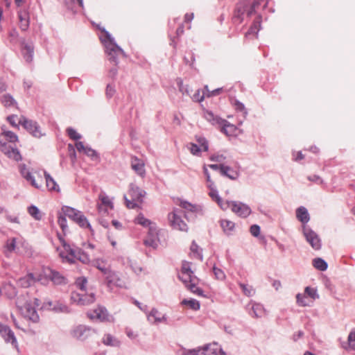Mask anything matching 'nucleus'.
I'll use <instances>...</instances> for the list:
<instances>
[{
    "mask_svg": "<svg viewBox=\"0 0 355 355\" xmlns=\"http://www.w3.org/2000/svg\"><path fill=\"white\" fill-rule=\"evenodd\" d=\"M228 209L241 218H246L251 214V209L249 206L237 201H227Z\"/></svg>",
    "mask_w": 355,
    "mask_h": 355,
    "instance_id": "9b49d317",
    "label": "nucleus"
},
{
    "mask_svg": "<svg viewBox=\"0 0 355 355\" xmlns=\"http://www.w3.org/2000/svg\"><path fill=\"white\" fill-rule=\"evenodd\" d=\"M42 275H44L45 277L49 279L55 285L67 284V279L60 272L53 269H44Z\"/></svg>",
    "mask_w": 355,
    "mask_h": 355,
    "instance_id": "dca6fc26",
    "label": "nucleus"
},
{
    "mask_svg": "<svg viewBox=\"0 0 355 355\" xmlns=\"http://www.w3.org/2000/svg\"><path fill=\"white\" fill-rule=\"evenodd\" d=\"M305 293L313 300L315 299L317 297L316 290L313 288L306 287L305 288Z\"/></svg>",
    "mask_w": 355,
    "mask_h": 355,
    "instance_id": "052dcab7",
    "label": "nucleus"
},
{
    "mask_svg": "<svg viewBox=\"0 0 355 355\" xmlns=\"http://www.w3.org/2000/svg\"><path fill=\"white\" fill-rule=\"evenodd\" d=\"M0 334L7 343H10L15 348H17V343L12 331L8 327L0 322Z\"/></svg>",
    "mask_w": 355,
    "mask_h": 355,
    "instance_id": "aec40b11",
    "label": "nucleus"
},
{
    "mask_svg": "<svg viewBox=\"0 0 355 355\" xmlns=\"http://www.w3.org/2000/svg\"><path fill=\"white\" fill-rule=\"evenodd\" d=\"M34 48L31 44H26L21 50V53L26 62H31L33 58Z\"/></svg>",
    "mask_w": 355,
    "mask_h": 355,
    "instance_id": "f704fd0d",
    "label": "nucleus"
},
{
    "mask_svg": "<svg viewBox=\"0 0 355 355\" xmlns=\"http://www.w3.org/2000/svg\"><path fill=\"white\" fill-rule=\"evenodd\" d=\"M214 272L216 277L217 279H223L224 277H225V274L224 272L220 270V269H218V268H214Z\"/></svg>",
    "mask_w": 355,
    "mask_h": 355,
    "instance_id": "338daca9",
    "label": "nucleus"
},
{
    "mask_svg": "<svg viewBox=\"0 0 355 355\" xmlns=\"http://www.w3.org/2000/svg\"><path fill=\"white\" fill-rule=\"evenodd\" d=\"M87 316L91 320H96L99 322H109L112 319L106 309L102 306H98L88 312Z\"/></svg>",
    "mask_w": 355,
    "mask_h": 355,
    "instance_id": "2eb2a0df",
    "label": "nucleus"
},
{
    "mask_svg": "<svg viewBox=\"0 0 355 355\" xmlns=\"http://www.w3.org/2000/svg\"><path fill=\"white\" fill-rule=\"evenodd\" d=\"M104 277L109 284H113L119 287L125 286V281L120 277V275L117 272L112 271L110 269L106 272Z\"/></svg>",
    "mask_w": 355,
    "mask_h": 355,
    "instance_id": "5701e85b",
    "label": "nucleus"
},
{
    "mask_svg": "<svg viewBox=\"0 0 355 355\" xmlns=\"http://www.w3.org/2000/svg\"><path fill=\"white\" fill-rule=\"evenodd\" d=\"M66 217L67 216H65L62 212L59 214L58 217V223L60 228L62 229L64 234L65 233L68 228Z\"/></svg>",
    "mask_w": 355,
    "mask_h": 355,
    "instance_id": "de8ad7c7",
    "label": "nucleus"
},
{
    "mask_svg": "<svg viewBox=\"0 0 355 355\" xmlns=\"http://www.w3.org/2000/svg\"><path fill=\"white\" fill-rule=\"evenodd\" d=\"M270 0H254L250 5L248 0H241L234 10V18L237 19L239 23L243 21V16L245 13L248 16L255 13L259 8H265L267 7Z\"/></svg>",
    "mask_w": 355,
    "mask_h": 355,
    "instance_id": "20e7f679",
    "label": "nucleus"
},
{
    "mask_svg": "<svg viewBox=\"0 0 355 355\" xmlns=\"http://www.w3.org/2000/svg\"><path fill=\"white\" fill-rule=\"evenodd\" d=\"M75 146L78 152L86 155L87 156L89 157L92 160L97 161L99 159V157L96 151L88 146H85L83 142H76Z\"/></svg>",
    "mask_w": 355,
    "mask_h": 355,
    "instance_id": "b1692460",
    "label": "nucleus"
},
{
    "mask_svg": "<svg viewBox=\"0 0 355 355\" xmlns=\"http://www.w3.org/2000/svg\"><path fill=\"white\" fill-rule=\"evenodd\" d=\"M1 103L6 107H15L17 104L12 97L10 95H3L1 98Z\"/></svg>",
    "mask_w": 355,
    "mask_h": 355,
    "instance_id": "49530a36",
    "label": "nucleus"
},
{
    "mask_svg": "<svg viewBox=\"0 0 355 355\" xmlns=\"http://www.w3.org/2000/svg\"><path fill=\"white\" fill-rule=\"evenodd\" d=\"M235 109L238 111L243 112L244 114H246V111L245 109V106L243 103L238 101H235L234 102Z\"/></svg>",
    "mask_w": 355,
    "mask_h": 355,
    "instance_id": "69168bd1",
    "label": "nucleus"
},
{
    "mask_svg": "<svg viewBox=\"0 0 355 355\" xmlns=\"http://www.w3.org/2000/svg\"><path fill=\"white\" fill-rule=\"evenodd\" d=\"M87 283V281L85 277H79L76 281V286L78 287L82 292L85 291Z\"/></svg>",
    "mask_w": 355,
    "mask_h": 355,
    "instance_id": "13d9d810",
    "label": "nucleus"
},
{
    "mask_svg": "<svg viewBox=\"0 0 355 355\" xmlns=\"http://www.w3.org/2000/svg\"><path fill=\"white\" fill-rule=\"evenodd\" d=\"M18 141L17 136L11 131H3L0 134V150L8 157L15 161L21 159V155L15 147V143Z\"/></svg>",
    "mask_w": 355,
    "mask_h": 355,
    "instance_id": "7ed1b4c3",
    "label": "nucleus"
},
{
    "mask_svg": "<svg viewBox=\"0 0 355 355\" xmlns=\"http://www.w3.org/2000/svg\"><path fill=\"white\" fill-rule=\"evenodd\" d=\"M21 173L22 176L34 187L39 189L42 187L44 178L42 173L39 171L30 172L24 166L21 167Z\"/></svg>",
    "mask_w": 355,
    "mask_h": 355,
    "instance_id": "1a4fd4ad",
    "label": "nucleus"
},
{
    "mask_svg": "<svg viewBox=\"0 0 355 355\" xmlns=\"http://www.w3.org/2000/svg\"><path fill=\"white\" fill-rule=\"evenodd\" d=\"M261 17L258 15L254 21H253L252 25L250 26L249 31L245 33V36H249L250 35H253L254 36H257L259 31L261 28Z\"/></svg>",
    "mask_w": 355,
    "mask_h": 355,
    "instance_id": "473e14b6",
    "label": "nucleus"
},
{
    "mask_svg": "<svg viewBox=\"0 0 355 355\" xmlns=\"http://www.w3.org/2000/svg\"><path fill=\"white\" fill-rule=\"evenodd\" d=\"M22 116L18 117L17 115H11L7 117V120L10 123V125L13 127H18L20 123H18L19 119H22Z\"/></svg>",
    "mask_w": 355,
    "mask_h": 355,
    "instance_id": "4d7b16f0",
    "label": "nucleus"
},
{
    "mask_svg": "<svg viewBox=\"0 0 355 355\" xmlns=\"http://www.w3.org/2000/svg\"><path fill=\"white\" fill-rule=\"evenodd\" d=\"M223 91V87L216 88L214 90H209L207 85H205L203 90L198 89L191 97L195 102H202L205 97L218 96Z\"/></svg>",
    "mask_w": 355,
    "mask_h": 355,
    "instance_id": "f8f14e48",
    "label": "nucleus"
},
{
    "mask_svg": "<svg viewBox=\"0 0 355 355\" xmlns=\"http://www.w3.org/2000/svg\"><path fill=\"white\" fill-rule=\"evenodd\" d=\"M254 318H260L264 315L265 309L263 305L260 304H254L252 306V313H250Z\"/></svg>",
    "mask_w": 355,
    "mask_h": 355,
    "instance_id": "4c0bfd02",
    "label": "nucleus"
},
{
    "mask_svg": "<svg viewBox=\"0 0 355 355\" xmlns=\"http://www.w3.org/2000/svg\"><path fill=\"white\" fill-rule=\"evenodd\" d=\"M196 139L203 152H207L209 150L208 141L205 137L201 136H196Z\"/></svg>",
    "mask_w": 355,
    "mask_h": 355,
    "instance_id": "8fccbe9b",
    "label": "nucleus"
},
{
    "mask_svg": "<svg viewBox=\"0 0 355 355\" xmlns=\"http://www.w3.org/2000/svg\"><path fill=\"white\" fill-rule=\"evenodd\" d=\"M145 192L136 185L131 184L128 195L124 196L125 205L128 209L139 207L142 204Z\"/></svg>",
    "mask_w": 355,
    "mask_h": 355,
    "instance_id": "423d86ee",
    "label": "nucleus"
},
{
    "mask_svg": "<svg viewBox=\"0 0 355 355\" xmlns=\"http://www.w3.org/2000/svg\"><path fill=\"white\" fill-rule=\"evenodd\" d=\"M71 336L78 340H85L96 334L94 329L84 325H78L73 328L71 332Z\"/></svg>",
    "mask_w": 355,
    "mask_h": 355,
    "instance_id": "ddd939ff",
    "label": "nucleus"
},
{
    "mask_svg": "<svg viewBox=\"0 0 355 355\" xmlns=\"http://www.w3.org/2000/svg\"><path fill=\"white\" fill-rule=\"evenodd\" d=\"M71 299L73 302H76L80 305H87L94 302V295L92 293L85 295L83 293H78L73 292L71 293Z\"/></svg>",
    "mask_w": 355,
    "mask_h": 355,
    "instance_id": "412c9836",
    "label": "nucleus"
},
{
    "mask_svg": "<svg viewBox=\"0 0 355 355\" xmlns=\"http://www.w3.org/2000/svg\"><path fill=\"white\" fill-rule=\"evenodd\" d=\"M303 233L306 241L314 250H318L321 248V240L315 232L311 229L304 227Z\"/></svg>",
    "mask_w": 355,
    "mask_h": 355,
    "instance_id": "f3484780",
    "label": "nucleus"
},
{
    "mask_svg": "<svg viewBox=\"0 0 355 355\" xmlns=\"http://www.w3.org/2000/svg\"><path fill=\"white\" fill-rule=\"evenodd\" d=\"M18 123H21L23 127L26 129L29 132H31L35 137H40L41 135L39 127L37 123L31 120H28L26 119L24 116L22 117V119L18 120Z\"/></svg>",
    "mask_w": 355,
    "mask_h": 355,
    "instance_id": "4be33fe9",
    "label": "nucleus"
},
{
    "mask_svg": "<svg viewBox=\"0 0 355 355\" xmlns=\"http://www.w3.org/2000/svg\"><path fill=\"white\" fill-rule=\"evenodd\" d=\"M194 17V14L193 12L187 13L184 15V21L185 23H190Z\"/></svg>",
    "mask_w": 355,
    "mask_h": 355,
    "instance_id": "774afa93",
    "label": "nucleus"
},
{
    "mask_svg": "<svg viewBox=\"0 0 355 355\" xmlns=\"http://www.w3.org/2000/svg\"><path fill=\"white\" fill-rule=\"evenodd\" d=\"M58 237L61 244V246L57 248V251L59 256L62 259L63 261L73 263L76 260H79L83 263H88L90 260L89 254L79 249H73L68 245L64 239L60 234H58Z\"/></svg>",
    "mask_w": 355,
    "mask_h": 355,
    "instance_id": "f257e3e1",
    "label": "nucleus"
},
{
    "mask_svg": "<svg viewBox=\"0 0 355 355\" xmlns=\"http://www.w3.org/2000/svg\"><path fill=\"white\" fill-rule=\"evenodd\" d=\"M204 174L206 177L207 180V186L209 189V195L212 198L213 200H215L217 204L220 206V207L226 210L228 209V203L227 201H223L220 196L218 195L217 190L216 189V187L214 186V182L211 180L210 174L207 170L206 166L203 167Z\"/></svg>",
    "mask_w": 355,
    "mask_h": 355,
    "instance_id": "0eeeda50",
    "label": "nucleus"
},
{
    "mask_svg": "<svg viewBox=\"0 0 355 355\" xmlns=\"http://www.w3.org/2000/svg\"><path fill=\"white\" fill-rule=\"evenodd\" d=\"M313 266L321 271H324L327 268V263L321 258H315L313 260Z\"/></svg>",
    "mask_w": 355,
    "mask_h": 355,
    "instance_id": "a19ab883",
    "label": "nucleus"
},
{
    "mask_svg": "<svg viewBox=\"0 0 355 355\" xmlns=\"http://www.w3.org/2000/svg\"><path fill=\"white\" fill-rule=\"evenodd\" d=\"M221 349L216 345H208L200 349L188 350L184 352V355H219Z\"/></svg>",
    "mask_w": 355,
    "mask_h": 355,
    "instance_id": "4468645a",
    "label": "nucleus"
},
{
    "mask_svg": "<svg viewBox=\"0 0 355 355\" xmlns=\"http://www.w3.org/2000/svg\"><path fill=\"white\" fill-rule=\"evenodd\" d=\"M102 342L104 345L111 347H119L120 345V341L110 334L104 335Z\"/></svg>",
    "mask_w": 355,
    "mask_h": 355,
    "instance_id": "c9c22d12",
    "label": "nucleus"
},
{
    "mask_svg": "<svg viewBox=\"0 0 355 355\" xmlns=\"http://www.w3.org/2000/svg\"><path fill=\"white\" fill-rule=\"evenodd\" d=\"M42 280V275H35L33 273H28L26 276L19 278L17 284L22 288H28L33 285L36 282Z\"/></svg>",
    "mask_w": 355,
    "mask_h": 355,
    "instance_id": "6ab92c4d",
    "label": "nucleus"
},
{
    "mask_svg": "<svg viewBox=\"0 0 355 355\" xmlns=\"http://www.w3.org/2000/svg\"><path fill=\"white\" fill-rule=\"evenodd\" d=\"M3 290L9 298H12L17 295V290L15 287L10 283L5 284Z\"/></svg>",
    "mask_w": 355,
    "mask_h": 355,
    "instance_id": "37998d69",
    "label": "nucleus"
},
{
    "mask_svg": "<svg viewBox=\"0 0 355 355\" xmlns=\"http://www.w3.org/2000/svg\"><path fill=\"white\" fill-rule=\"evenodd\" d=\"M67 132L68 136L73 140H78L81 138L80 135L71 128H67Z\"/></svg>",
    "mask_w": 355,
    "mask_h": 355,
    "instance_id": "6e6d98bb",
    "label": "nucleus"
},
{
    "mask_svg": "<svg viewBox=\"0 0 355 355\" xmlns=\"http://www.w3.org/2000/svg\"><path fill=\"white\" fill-rule=\"evenodd\" d=\"M135 223L144 227L149 226L150 227V226H155V224H153L148 219L146 218L141 214H139L135 218Z\"/></svg>",
    "mask_w": 355,
    "mask_h": 355,
    "instance_id": "c03bdc74",
    "label": "nucleus"
},
{
    "mask_svg": "<svg viewBox=\"0 0 355 355\" xmlns=\"http://www.w3.org/2000/svg\"><path fill=\"white\" fill-rule=\"evenodd\" d=\"M190 250H191V256H192L193 257L196 258L200 261L202 259V255L201 254V250L195 242L192 243Z\"/></svg>",
    "mask_w": 355,
    "mask_h": 355,
    "instance_id": "79ce46f5",
    "label": "nucleus"
},
{
    "mask_svg": "<svg viewBox=\"0 0 355 355\" xmlns=\"http://www.w3.org/2000/svg\"><path fill=\"white\" fill-rule=\"evenodd\" d=\"M16 239L15 238L8 239L5 244V254L9 257L10 254L15 250Z\"/></svg>",
    "mask_w": 355,
    "mask_h": 355,
    "instance_id": "58836bf2",
    "label": "nucleus"
},
{
    "mask_svg": "<svg viewBox=\"0 0 355 355\" xmlns=\"http://www.w3.org/2000/svg\"><path fill=\"white\" fill-rule=\"evenodd\" d=\"M18 18L19 20V27L21 31H26L29 26L28 13L25 10L19 11L18 12Z\"/></svg>",
    "mask_w": 355,
    "mask_h": 355,
    "instance_id": "c756f323",
    "label": "nucleus"
},
{
    "mask_svg": "<svg viewBox=\"0 0 355 355\" xmlns=\"http://www.w3.org/2000/svg\"><path fill=\"white\" fill-rule=\"evenodd\" d=\"M180 206L183 209H185L189 211H193L195 208L193 205L186 201H181L180 203Z\"/></svg>",
    "mask_w": 355,
    "mask_h": 355,
    "instance_id": "e2e57ef3",
    "label": "nucleus"
},
{
    "mask_svg": "<svg viewBox=\"0 0 355 355\" xmlns=\"http://www.w3.org/2000/svg\"><path fill=\"white\" fill-rule=\"evenodd\" d=\"M225 159V157L223 155L216 154L210 157V160L216 162H222Z\"/></svg>",
    "mask_w": 355,
    "mask_h": 355,
    "instance_id": "680f3d73",
    "label": "nucleus"
},
{
    "mask_svg": "<svg viewBox=\"0 0 355 355\" xmlns=\"http://www.w3.org/2000/svg\"><path fill=\"white\" fill-rule=\"evenodd\" d=\"M17 304L20 313L24 318L33 323L39 321V315L31 302H26L24 304H21V302L19 301Z\"/></svg>",
    "mask_w": 355,
    "mask_h": 355,
    "instance_id": "6e6552de",
    "label": "nucleus"
},
{
    "mask_svg": "<svg viewBox=\"0 0 355 355\" xmlns=\"http://www.w3.org/2000/svg\"><path fill=\"white\" fill-rule=\"evenodd\" d=\"M342 347L347 351H355V328L350 331L347 341L342 343Z\"/></svg>",
    "mask_w": 355,
    "mask_h": 355,
    "instance_id": "c85d7f7f",
    "label": "nucleus"
},
{
    "mask_svg": "<svg viewBox=\"0 0 355 355\" xmlns=\"http://www.w3.org/2000/svg\"><path fill=\"white\" fill-rule=\"evenodd\" d=\"M96 27L102 33L100 39L105 46V52L109 56V60L116 62L117 58L123 54V50L114 42L110 33L103 27H101L99 24H97Z\"/></svg>",
    "mask_w": 355,
    "mask_h": 355,
    "instance_id": "39448f33",
    "label": "nucleus"
},
{
    "mask_svg": "<svg viewBox=\"0 0 355 355\" xmlns=\"http://www.w3.org/2000/svg\"><path fill=\"white\" fill-rule=\"evenodd\" d=\"M220 225L225 232L231 231L234 227V223L232 221L225 219L220 220Z\"/></svg>",
    "mask_w": 355,
    "mask_h": 355,
    "instance_id": "603ef678",
    "label": "nucleus"
},
{
    "mask_svg": "<svg viewBox=\"0 0 355 355\" xmlns=\"http://www.w3.org/2000/svg\"><path fill=\"white\" fill-rule=\"evenodd\" d=\"M96 267L102 272L103 275L106 274V272L110 269L109 267L103 261H96Z\"/></svg>",
    "mask_w": 355,
    "mask_h": 355,
    "instance_id": "bf43d9fd",
    "label": "nucleus"
},
{
    "mask_svg": "<svg viewBox=\"0 0 355 355\" xmlns=\"http://www.w3.org/2000/svg\"><path fill=\"white\" fill-rule=\"evenodd\" d=\"M221 131L228 137H237L242 132L236 125L227 121L223 123Z\"/></svg>",
    "mask_w": 355,
    "mask_h": 355,
    "instance_id": "bb28decb",
    "label": "nucleus"
},
{
    "mask_svg": "<svg viewBox=\"0 0 355 355\" xmlns=\"http://www.w3.org/2000/svg\"><path fill=\"white\" fill-rule=\"evenodd\" d=\"M181 211L174 210L168 215L170 225L173 229L187 232V225L181 218Z\"/></svg>",
    "mask_w": 355,
    "mask_h": 355,
    "instance_id": "9d476101",
    "label": "nucleus"
},
{
    "mask_svg": "<svg viewBox=\"0 0 355 355\" xmlns=\"http://www.w3.org/2000/svg\"><path fill=\"white\" fill-rule=\"evenodd\" d=\"M145 245L155 249L159 243L158 233L156 226H150L148 230V235L144 241Z\"/></svg>",
    "mask_w": 355,
    "mask_h": 355,
    "instance_id": "a211bd4d",
    "label": "nucleus"
},
{
    "mask_svg": "<svg viewBox=\"0 0 355 355\" xmlns=\"http://www.w3.org/2000/svg\"><path fill=\"white\" fill-rule=\"evenodd\" d=\"M62 213L65 216L73 220L75 223L78 220V217L83 214L81 211L76 210L72 207L68 206H64L62 208Z\"/></svg>",
    "mask_w": 355,
    "mask_h": 355,
    "instance_id": "cd10ccee",
    "label": "nucleus"
},
{
    "mask_svg": "<svg viewBox=\"0 0 355 355\" xmlns=\"http://www.w3.org/2000/svg\"><path fill=\"white\" fill-rule=\"evenodd\" d=\"M164 316L156 309H153L148 315V319L151 322H159L162 320Z\"/></svg>",
    "mask_w": 355,
    "mask_h": 355,
    "instance_id": "ea45409f",
    "label": "nucleus"
},
{
    "mask_svg": "<svg viewBox=\"0 0 355 355\" xmlns=\"http://www.w3.org/2000/svg\"><path fill=\"white\" fill-rule=\"evenodd\" d=\"M195 270L196 268L192 262L184 261L182 264L181 271L179 274V278L191 293L202 296L203 295V291L197 286L199 279L194 275Z\"/></svg>",
    "mask_w": 355,
    "mask_h": 355,
    "instance_id": "f03ea898",
    "label": "nucleus"
},
{
    "mask_svg": "<svg viewBox=\"0 0 355 355\" xmlns=\"http://www.w3.org/2000/svg\"><path fill=\"white\" fill-rule=\"evenodd\" d=\"M44 176L46 180V185L47 189L51 191L60 192V189L59 185L53 180V178L46 172H44Z\"/></svg>",
    "mask_w": 355,
    "mask_h": 355,
    "instance_id": "7c9ffc66",
    "label": "nucleus"
},
{
    "mask_svg": "<svg viewBox=\"0 0 355 355\" xmlns=\"http://www.w3.org/2000/svg\"><path fill=\"white\" fill-rule=\"evenodd\" d=\"M181 304L193 311H198L200 307V302L194 299H184L182 301Z\"/></svg>",
    "mask_w": 355,
    "mask_h": 355,
    "instance_id": "e433bc0d",
    "label": "nucleus"
},
{
    "mask_svg": "<svg viewBox=\"0 0 355 355\" xmlns=\"http://www.w3.org/2000/svg\"><path fill=\"white\" fill-rule=\"evenodd\" d=\"M132 169L139 176L144 177L146 174L145 163L142 159L137 157H131L130 161Z\"/></svg>",
    "mask_w": 355,
    "mask_h": 355,
    "instance_id": "393cba45",
    "label": "nucleus"
},
{
    "mask_svg": "<svg viewBox=\"0 0 355 355\" xmlns=\"http://www.w3.org/2000/svg\"><path fill=\"white\" fill-rule=\"evenodd\" d=\"M99 201L98 203V209L100 212H107L108 209H113V203L111 199L105 193L99 195Z\"/></svg>",
    "mask_w": 355,
    "mask_h": 355,
    "instance_id": "a878e982",
    "label": "nucleus"
},
{
    "mask_svg": "<svg viewBox=\"0 0 355 355\" xmlns=\"http://www.w3.org/2000/svg\"><path fill=\"white\" fill-rule=\"evenodd\" d=\"M80 227L87 228L89 230H92L91 225L88 222L87 218L82 214L80 217H78V220L76 222Z\"/></svg>",
    "mask_w": 355,
    "mask_h": 355,
    "instance_id": "09e8293b",
    "label": "nucleus"
},
{
    "mask_svg": "<svg viewBox=\"0 0 355 355\" xmlns=\"http://www.w3.org/2000/svg\"><path fill=\"white\" fill-rule=\"evenodd\" d=\"M220 173L221 175L228 177L231 180H236L239 176L237 171L225 165L220 166Z\"/></svg>",
    "mask_w": 355,
    "mask_h": 355,
    "instance_id": "2f4dec72",
    "label": "nucleus"
},
{
    "mask_svg": "<svg viewBox=\"0 0 355 355\" xmlns=\"http://www.w3.org/2000/svg\"><path fill=\"white\" fill-rule=\"evenodd\" d=\"M296 217L304 224L308 223L310 219L308 211L304 207H300L296 210Z\"/></svg>",
    "mask_w": 355,
    "mask_h": 355,
    "instance_id": "72a5a7b5",
    "label": "nucleus"
},
{
    "mask_svg": "<svg viewBox=\"0 0 355 355\" xmlns=\"http://www.w3.org/2000/svg\"><path fill=\"white\" fill-rule=\"evenodd\" d=\"M250 233L254 236H258L260 233V227L257 225H253L250 227Z\"/></svg>",
    "mask_w": 355,
    "mask_h": 355,
    "instance_id": "0e129e2a",
    "label": "nucleus"
},
{
    "mask_svg": "<svg viewBox=\"0 0 355 355\" xmlns=\"http://www.w3.org/2000/svg\"><path fill=\"white\" fill-rule=\"evenodd\" d=\"M240 288H241L243 293L246 296H252L254 294V289L251 286H248L244 284H239Z\"/></svg>",
    "mask_w": 355,
    "mask_h": 355,
    "instance_id": "3c124183",
    "label": "nucleus"
},
{
    "mask_svg": "<svg viewBox=\"0 0 355 355\" xmlns=\"http://www.w3.org/2000/svg\"><path fill=\"white\" fill-rule=\"evenodd\" d=\"M297 302L299 305L304 306L309 304V301L304 294H297L296 296Z\"/></svg>",
    "mask_w": 355,
    "mask_h": 355,
    "instance_id": "5fc2aeb1",
    "label": "nucleus"
},
{
    "mask_svg": "<svg viewBox=\"0 0 355 355\" xmlns=\"http://www.w3.org/2000/svg\"><path fill=\"white\" fill-rule=\"evenodd\" d=\"M28 212L35 220H39L42 218L41 211L34 205H31L28 208Z\"/></svg>",
    "mask_w": 355,
    "mask_h": 355,
    "instance_id": "a18cd8bd",
    "label": "nucleus"
},
{
    "mask_svg": "<svg viewBox=\"0 0 355 355\" xmlns=\"http://www.w3.org/2000/svg\"><path fill=\"white\" fill-rule=\"evenodd\" d=\"M189 149L191 153L196 156H200L201 152L203 151L202 150V148L198 144H196L194 143L189 144Z\"/></svg>",
    "mask_w": 355,
    "mask_h": 355,
    "instance_id": "864d4df0",
    "label": "nucleus"
}]
</instances>
